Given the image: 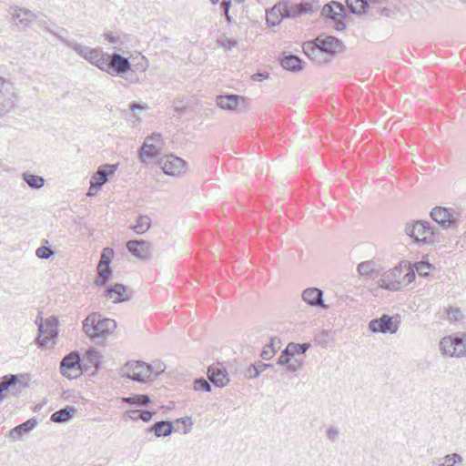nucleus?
Masks as SVG:
<instances>
[{
    "label": "nucleus",
    "mask_w": 466,
    "mask_h": 466,
    "mask_svg": "<svg viewBox=\"0 0 466 466\" xmlns=\"http://www.w3.org/2000/svg\"><path fill=\"white\" fill-rule=\"evenodd\" d=\"M155 412L150 410H139L138 419L142 420L145 422H148L151 420Z\"/></svg>",
    "instance_id": "obj_51"
},
{
    "label": "nucleus",
    "mask_w": 466,
    "mask_h": 466,
    "mask_svg": "<svg viewBox=\"0 0 466 466\" xmlns=\"http://www.w3.org/2000/svg\"><path fill=\"white\" fill-rule=\"evenodd\" d=\"M94 66L111 76H122L131 68L128 58L118 53L108 55L103 52L97 58V64Z\"/></svg>",
    "instance_id": "obj_4"
},
{
    "label": "nucleus",
    "mask_w": 466,
    "mask_h": 466,
    "mask_svg": "<svg viewBox=\"0 0 466 466\" xmlns=\"http://www.w3.org/2000/svg\"><path fill=\"white\" fill-rule=\"evenodd\" d=\"M56 36L65 44V41H71L70 39H66L63 37L62 35L56 34Z\"/></svg>",
    "instance_id": "obj_64"
},
{
    "label": "nucleus",
    "mask_w": 466,
    "mask_h": 466,
    "mask_svg": "<svg viewBox=\"0 0 466 466\" xmlns=\"http://www.w3.org/2000/svg\"><path fill=\"white\" fill-rule=\"evenodd\" d=\"M161 146V134L153 133L151 136L146 137L139 150L140 160L145 161V157L153 158L157 157L160 153Z\"/></svg>",
    "instance_id": "obj_14"
},
{
    "label": "nucleus",
    "mask_w": 466,
    "mask_h": 466,
    "mask_svg": "<svg viewBox=\"0 0 466 466\" xmlns=\"http://www.w3.org/2000/svg\"><path fill=\"white\" fill-rule=\"evenodd\" d=\"M194 389L195 390L208 392L211 390V386L207 380H205L204 378H199L195 380Z\"/></svg>",
    "instance_id": "obj_44"
},
{
    "label": "nucleus",
    "mask_w": 466,
    "mask_h": 466,
    "mask_svg": "<svg viewBox=\"0 0 466 466\" xmlns=\"http://www.w3.org/2000/svg\"><path fill=\"white\" fill-rule=\"evenodd\" d=\"M152 374L153 366L139 360L128 361L121 369L122 377L141 383L149 380Z\"/></svg>",
    "instance_id": "obj_6"
},
{
    "label": "nucleus",
    "mask_w": 466,
    "mask_h": 466,
    "mask_svg": "<svg viewBox=\"0 0 466 466\" xmlns=\"http://www.w3.org/2000/svg\"><path fill=\"white\" fill-rule=\"evenodd\" d=\"M16 18L19 23L27 25V23H30L35 18V15L28 10H21L20 13L16 15Z\"/></svg>",
    "instance_id": "obj_45"
},
{
    "label": "nucleus",
    "mask_w": 466,
    "mask_h": 466,
    "mask_svg": "<svg viewBox=\"0 0 466 466\" xmlns=\"http://www.w3.org/2000/svg\"><path fill=\"white\" fill-rule=\"evenodd\" d=\"M369 3H372V4H383L385 3L387 0H368Z\"/></svg>",
    "instance_id": "obj_61"
},
{
    "label": "nucleus",
    "mask_w": 466,
    "mask_h": 466,
    "mask_svg": "<svg viewBox=\"0 0 466 466\" xmlns=\"http://www.w3.org/2000/svg\"><path fill=\"white\" fill-rule=\"evenodd\" d=\"M217 45L220 47H223L227 50H231L238 45V41L235 39H230L226 36H222L217 39Z\"/></svg>",
    "instance_id": "obj_42"
},
{
    "label": "nucleus",
    "mask_w": 466,
    "mask_h": 466,
    "mask_svg": "<svg viewBox=\"0 0 466 466\" xmlns=\"http://www.w3.org/2000/svg\"><path fill=\"white\" fill-rule=\"evenodd\" d=\"M430 216L444 230L456 228L461 223V212L449 208L435 207Z\"/></svg>",
    "instance_id": "obj_7"
},
{
    "label": "nucleus",
    "mask_w": 466,
    "mask_h": 466,
    "mask_svg": "<svg viewBox=\"0 0 466 466\" xmlns=\"http://www.w3.org/2000/svg\"><path fill=\"white\" fill-rule=\"evenodd\" d=\"M273 368L272 364H265L262 361H257L251 364L247 370V376L249 379L258 378L265 370Z\"/></svg>",
    "instance_id": "obj_35"
},
{
    "label": "nucleus",
    "mask_w": 466,
    "mask_h": 466,
    "mask_svg": "<svg viewBox=\"0 0 466 466\" xmlns=\"http://www.w3.org/2000/svg\"><path fill=\"white\" fill-rule=\"evenodd\" d=\"M316 41L319 44L323 57H326V56H334L343 49L342 42L333 35H320L316 37Z\"/></svg>",
    "instance_id": "obj_15"
},
{
    "label": "nucleus",
    "mask_w": 466,
    "mask_h": 466,
    "mask_svg": "<svg viewBox=\"0 0 466 466\" xmlns=\"http://www.w3.org/2000/svg\"><path fill=\"white\" fill-rule=\"evenodd\" d=\"M405 232L414 242L420 245H435L441 243L443 238L442 234L436 231L431 223L426 220H414L407 223Z\"/></svg>",
    "instance_id": "obj_3"
},
{
    "label": "nucleus",
    "mask_w": 466,
    "mask_h": 466,
    "mask_svg": "<svg viewBox=\"0 0 466 466\" xmlns=\"http://www.w3.org/2000/svg\"><path fill=\"white\" fill-rule=\"evenodd\" d=\"M76 412V409L73 406H66L63 409H60L55 411L51 417L50 420L56 423H66L70 421Z\"/></svg>",
    "instance_id": "obj_29"
},
{
    "label": "nucleus",
    "mask_w": 466,
    "mask_h": 466,
    "mask_svg": "<svg viewBox=\"0 0 466 466\" xmlns=\"http://www.w3.org/2000/svg\"><path fill=\"white\" fill-rule=\"evenodd\" d=\"M440 350L451 357H466V332L446 336L440 341Z\"/></svg>",
    "instance_id": "obj_5"
},
{
    "label": "nucleus",
    "mask_w": 466,
    "mask_h": 466,
    "mask_svg": "<svg viewBox=\"0 0 466 466\" xmlns=\"http://www.w3.org/2000/svg\"><path fill=\"white\" fill-rule=\"evenodd\" d=\"M100 357L101 356L96 350H88L81 360L82 370H84L85 371H87L89 369L94 368L95 370L92 372L94 373L99 368Z\"/></svg>",
    "instance_id": "obj_26"
},
{
    "label": "nucleus",
    "mask_w": 466,
    "mask_h": 466,
    "mask_svg": "<svg viewBox=\"0 0 466 466\" xmlns=\"http://www.w3.org/2000/svg\"><path fill=\"white\" fill-rule=\"evenodd\" d=\"M292 358L293 357L290 353V350H288V346H287L286 349L284 350H282L280 356L279 357L277 364L286 365L291 360Z\"/></svg>",
    "instance_id": "obj_47"
},
{
    "label": "nucleus",
    "mask_w": 466,
    "mask_h": 466,
    "mask_svg": "<svg viewBox=\"0 0 466 466\" xmlns=\"http://www.w3.org/2000/svg\"><path fill=\"white\" fill-rule=\"evenodd\" d=\"M267 23L270 25H276L279 22H275V21H270V17H269V15L267 14Z\"/></svg>",
    "instance_id": "obj_60"
},
{
    "label": "nucleus",
    "mask_w": 466,
    "mask_h": 466,
    "mask_svg": "<svg viewBox=\"0 0 466 466\" xmlns=\"http://www.w3.org/2000/svg\"><path fill=\"white\" fill-rule=\"evenodd\" d=\"M463 319L462 311L460 308L450 307L447 309V319L452 323Z\"/></svg>",
    "instance_id": "obj_40"
},
{
    "label": "nucleus",
    "mask_w": 466,
    "mask_h": 466,
    "mask_svg": "<svg viewBox=\"0 0 466 466\" xmlns=\"http://www.w3.org/2000/svg\"><path fill=\"white\" fill-rule=\"evenodd\" d=\"M287 367L285 369V372H296L299 370L301 367V362L298 360H295L294 361H289L288 364H286Z\"/></svg>",
    "instance_id": "obj_50"
},
{
    "label": "nucleus",
    "mask_w": 466,
    "mask_h": 466,
    "mask_svg": "<svg viewBox=\"0 0 466 466\" xmlns=\"http://www.w3.org/2000/svg\"><path fill=\"white\" fill-rule=\"evenodd\" d=\"M344 17H338L336 20H333L335 22L334 28L337 31H342L346 28V24L343 21Z\"/></svg>",
    "instance_id": "obj_52"
},
{
    "label": "nucleus",
    "mask_w": 466,
    "mask_h": 466,
    "mask_svg": "<svg viewBox=\"0 0 466 466\" xmlns=\"http://www.w3.org/2000/svg\"><path fill=\"white\" fill-rule=\"evenodd\" d=\"M114 256V250L110 248H105L96 268L97 277L95 281L96 286H105L112 275L110 263Z\"/></svg>",
    "instance_id": "obj_11"
},
{
    "label": "nucleus",
    "mask_w": 466,
    "mask_h": 466,
    "mask_svg": "<svg viewBox=\"0 0 466 466\" xmlns=\"http://www.w3.org/2000/svg\"><path fill=\"white\" fill-rule=\"evenodd\" d=\"M400 323V315L390 316L383 314L378 319H373L369 322V329L373 333H397Z\"/></svg>",
    "instance_id": "obj_9"
},
{
    "label": "nucleus",
    "mask_w": 466,
    "mask_h": 466,
    "mask_svg": "<svg viewBox=\"0 0 466 466\" xmlns=\"http://www.w3.org/2000/svg\"><path fill=\"white\" fill-rule=\"evenodd\" d=\"M123 401L129 405L146 407L150 403V397L147 394H139L123 398Z\"/></svg>",
    "instance_id": "obj_36"
},
{
    "label": "nucleus",
    "mask_w": 466,
    "mask_h": 466,
    "mask_svg": "<svg viewBox=\"0 0 466 466\" xmlns=\"http://www.w3.org/2000/svg\"><path fill=\"white\" fill-rule=\"evenodd\" d=\"M37 420L35 418H31L26 421L15 426L9 431V436L14 441L20 440L25 434L29 433L33 431L37 425Z\"/></svg>",
    "instance_id": "obj_25"
},
{
    "label": "nucleus",
    "mask_w": 466,
    "mask_h": 466,
    "mask_svg": "<svg viewBox=\"0 0 466 466\" xmlns=\"http://www.w3.org/2000/svg\"><path fill=\"white\" fill-rule=\"evenodd\" d=\"M166 369V366L161 363V362H158L157 365H156V368L153 367V373H155L156 376L161 374L162 372H164Z\"/></svg>",
    "instance_id": "obj_54"
},
{
    "label": "nucleus",
    "mask_w": 466,
    "mask_h": 466,
    "mask_svg": "<svg viewBox=\"0 0 466 466\" xmlns=\"http://www.w3.org/2000/svg\"><path fill=\"white\" fill-rule=\"evenodd\" d=\"M268 73H256V74H254V75L252 76V79H253L254 81H258V82H260V81H262V80H264V79L268 78Z\"/></svg>",
    "instance_id": "obj_55"
},
{
    "label": "nucleus",
    "mask_w": 466,
    "mask_h": 466,
    "mask_svg": "<svg viewBox=\"0 0 466 466\" xmlns=\"http://www.w3.org/2000/svg\"><path fill=\"white\" fill-rule=\"evenodd\" d=\"M117 168V165L106 164L98 167L97 171L91 177V189L98 191L105 185L108 177L112 176Z\"/></svg>",
    "instance_id": "obj_17"
},
{
    "label": "nucleus",
    "mask_w": 466,
    "mask_h": 466,
    "mask_svg": "<svg viewBox=\"0 0 466 466\" xmlns=\"http://www.w3.org/2000/svg\"><path fill=\"white\" fill-rule=\"evenodd\" d=\"M16 103V90L7 79L0 76V116L12 109Z\"/></svg>",
    "instance_id": "obj_10"
},
{
    "label": "nucleus",
    "mask_w": 466,
    "mask_h": 466,
    "mask_svg": "<svg viewBox=\"0 0 466 466\" xmlns=\"http://www.w3.org/2000/svg\"><path fill=\"white\" fill-rule=\"evenodd\" d=\"M65 45L92 65L97 64V58L103 53L99 48H91L76 41H65Z\"/></svg>",
    "instance_id": "obj_16"
},
{
    "label": "nucleus",
    "mask_w": 466,
    "mask_h": 466,
    "mask_svg": "<svg viewBox=\"0 0 466 466\" xmlns=\"http://www.w3.org/2000/svg\"><path fill=\"white\" fill-rule=\"evenodd\" d=\"M415 269L417 273L421 277H427L430 274V270L431 268V264L429 261H420L415 265Z\"/></svg>",
    "instance_id": "obj_41"
},
{
    "label": "nucleus",
    "mask_w": 466,
    "mask_h": 466,
    "mask_svg": "<svg viewBox=\"0 0 466 466\" xmlns=\"http://www.w3.org/2000/svg\"><path fill=\"white\" fill-rule=\"evenodd\" d=\"M281 66L288 71L299 72L303 68V61L298 56L282 53L279 57Z\"/></svg>",
    "instance_id": "obj_23"
},
{
    "label": "nucleus",
    "mask_w": 466,
    "mask_h": 466,
    "mask_svg": "<svg viewBox=\"0 0 466 466\" xmlns=\"http://www.w3.org/2000/svg\"><path fill=\"white\" fill-rule=\"evenodd\" d=\"M329 338V331H326V330H323L321 331L319 336H318V341L319 343H324L326 341L327 339Z\"/></svg>",
    "instance_id": "obj_56"
},
{
    "label": "nucleus",
    "mask_w": 466,
    "mask_h": 466,
    "mask_svg": "<svg viewBox=\"0 0 466 466\" xmlns=\"http://www.w3.org/2000/svg\"><path fill=\"white\" fill-rule=\"evenodd\" d=\"M38 326V337L36 344L41 347H46L50 342H54L57 338V319L54 317L44 319L40 318V322L36 319Z\"/></svg>",
    "instance_id": "obj_8"
},
{
    "label": "nucleus",
    "mask_w": 466,
    "mask_h": 466,
    "mask_svg": "<svg viewBox=\"0 0 466 466\" xmlns=\"http://www.w3.org/2000/svg\"><path fill=\"white\" fill-rule=\"evenodd\" d=\"M19 375L8 374L0 378V394H6L7 390L18 382Z\"/></svg>",
    "instance_id": "obj_37"
},
{
    "label": "nucleus",
    "mask_w": 466,
    "mask_h": 466,
    "mask_svg": "<svg viewBox=\"0 0 466 466\" xmlns=\"http://www.w3.org/2000/svg\"><path fill=\"white\" fill-rule=\"evenodd\" d=\"M189 420V422L191 421V418L189 417H187V418H180V419H177V422H180V423H183V424H186V422Z\"/></svg>",
    "instance_id": "obj_59"
},
{
    "label": "nucleus",
    "mask_w": 466,
    "mask_h": 466,
    "mask_svg": "<svg viewBox=\"0 0 466 466\" xmlns=\"http://www.w3.org/2000/svg\"><path fill=\"white\" fill-rule=\"evenodd\" d=\"M97 191L96 189H91V187L88 189L87 196H94Z\"/></svg>",
    "instance_id": "obj_63"
},
{
    "label": "nucleus",
    "mask_w": 466,
    "mask_h": 466,
    "mask_svg": "<svg viewBox=\"0 0 466 466\" xmlns=\"http://www.w3.org/2000/svg\"><path fill=\"white\" fill-rule=\"evenodd\" d=\"M208 377L209 380L218 388H223L229 382L226 369L219 364L208 367Z\"/></svg>",
    "instance_id": "obj_20"
},
{
    "label": "nucleus",
    "mask_w": 466,
    "mask_h": 466,
    "mask_svg": "<svg viewBox=\"0 0 466 466\" xmlns=\"http://www.w3.org/2000/svg\"><path fill=\"white\" fill-rule=\"evenodd\" d=\"M415 271L406 263L394 267L381 274L378 285L390 291L400 290L415 279Z\"/></svg>",
    "instance_id": "obj_1"
},
{
    "label": "nucleus",
    "mask_w": 466,
    "mask_h": 466,
    "mask_svg": "<svg viewBox=\"0 0 466 466\" xmlns=\"http://www.w3.org/2000/svg\"><path fill=\"white\" fill-rule=\"evenodd\" d=\"M339 431L337 427L335 426H330L328 430H327V438L331 441V442H336L338 441L339 438Z\"/></svg>",
    "instance_id": "obj_49"
},
{
    "label": "nucleus",
    "mask_w": 466,
    "mask_h": 466,
    "mask_svg": "<svg viewBox=\"0 0 466 466\" xmlns=\"http://www.w3.org/2000/svg\"><path fill=\"white\" fill-rule=\"evenodd\" d=\"M312 7L308 3H302L300 5H291L289 8H286L283 16L295 17L301 14H307L312 12Z\"/></svg>",
    "instance_id": "obj_32"
},
{
    "label": "nucleus",
    "mask_w": 466,
    "mask_h": 466,
    "mask_svg": "<svg viewBox=\"0 0 466 466\" xmlns=\"http://www.w3.org/2000/svg\"><path fill=\"white\" fill-rule=\"evenodd\" d=\"M138 414H139V410H127L125 412V416L133 420H138Z\"/></svg>",
    "instance_id": "obj_53"
},
{
    "label": "nucleus",
    "mask_w": 466,
    "mask_h": 466,
    "mask_svg": "<svg viewBox=\"0 0 466 466\" xmlns=\"http://www.w3.org/2000/svg\"><path fill=\"white\" fill-rule=\"evenodd\" d=\"M23 179L28 185V187L34 189H39L45 184V179L42 177L27 172L23 174Z\"/></svg>",
    "instance_id": "obj_38"
},
{
    "label": "nucleus",
    "mask_w": 466,
    "mask_h": 466,
    "mask_svg": "<svg viewBox=\"0 0 466 466\" xmlns=\"http://www.w3.org/2000/svg\"><path fill=\"white\" fill-rule=\"evenodd\" d=\"M191 425H192V421L189 422L188 427H187V426L185 427V430H184L185 434L188 433L191 431Z\"/></svg>",
    "instance_id": "obj_62"
},
{
    "label": "nucleus",
    "mask_w": 466,
    "mask_h": 466,
    "mask_svg": "<svg viewBox=\"0 0 466 466\" xmlns=\"http://www.w3.org/2000/svg\"><path fill=\"white\" fill-rule=\"evenodd\" d=\"M106 39L112 44H116L117 42V38L114 36L111 33L106 35Z\"/></svg>",
    "instance_id": "obj_58"
},
{
    "label": "nucleus",
    "mask_w": 466,
    "mask_h": 466,
    "mask_svg": "<svg viewBox=\"0 0 466 466\" xmlns=\"http://www.w3.org/2000/svg\"><path fill=\"white\" fill-rule=\"evenodd\" d=\"M231 7V0H223L220 3V9L223 12V15H225L226 21L228 24H232L234 19L229 14V10Z\"/></svg>",
    "instance_id": "obj_43"
},
{
    "label": "nucleus",
    "mask_w": 466,
    "mask_h": 466,
    "mask_svg": "<svg viewBox=\"0 0 466 466\" xmlns=\"http://www.w3.org/2000/svg\"><path fill=\"white\" fill-rule=\"evenodd\" d=\"M116 329V322L97 312L90 313L83 321L82 329L92 340L106 339Z\"/></svg>",
    "instance_id": "obj_2"
},
{
    "label": "nucleus",
    "mask_w": 466,
    "mask_h": 466,
    "mask_svg": "<svg viewBox=\"0 0 466 466\" xmlns=\"http://www.w3.org/2000/svg\"><path fill=\"white\" fill-rule=\"evenodd\" d=\"M148 431L154 432L157 438H161L171 435L175 428L173 422L170 420H159L155 422Z\"/></svg>",
    "instance_id": "obj_27"
},
{
    "label": "nucleus",
    "mask_w": 466,
    "mask_h": 466,
    "mask_svg": "<svg viewBox=\"0 0 466 466\" xmlns=\"http://www.w3.org/2000/svg\"><path fill=\"white\" fill-rule=\"evenodd\" d=\"M158 164L167 176L180 177L187 172V162L174 155L166 156L159 160Z\"/></svg>",
    "instance_id": "obj_13"
},
{
    "label": "nucleus",
    "mask_w": 466,
    "mask_h": 466,
    "mask_svg": "<svg viewBox=\"0 0 466 466\" xmlns=\"http://www.w3.org/2000/svg\"><path fill=\"white\" fill-rule=\"evenodd\" d=\"M129 108H130V110H131V111H135V110H137V109L144 110V109H146V108H147V106H146V105H141V104H139V103H136V102H134V103H131V104L129 105Z\"/></svg>",
    "instance_id": "obj_57"
},
{
    "label": "nucleus",
    "mask_w": 466,
    "mask_h": 466,
    "mask_svg": "<svg viewBox=\"0 0 466 466\" xmlns=\"http://www.w3.org/2000/svg\"><path fill=\"white\" fill-rule=\"evenodd\" d=\"M35 254L39 258L48 259L55 252L49 247L42 246L36 249Z\"/></svg>",
    "instance_id": "obj_46"
},
{
    "label": "nucleus",
    "mask_w": 466,
    "mask_h": 466,
    "mask_svg": "<svg viewBox=\"0 0 466 466\" xmlns=\"http://www.w3.org/2000/svg\"><path fill=\"white\" fill-rule=\"evenodd\" d=\"M277 352L276 348H271V345H266L261 351V358L265 360H269Z\"/></svg>",
    "instance_id": "obj_48"
},
{
    "label": "nucleus",
    "mask_w": 466,
    "mask_h": 466,
    "mask_svg": "<svg viewBox=\"0 0 466 466\" xmlns=\"http://www.w3.org/2000/svg\"><path fill=\"white\" fill-rule=\"evenodd\" d=\"M105 296L114 303H120L130 299V296L127 293L126 287L121 283L108 286L106 289Z\"/></svg>",
    "instance_id": "obj_21"
},
{
    "label": "nucleus",
    "mask_w": 466,
    "mask_h": 466,
    "mask_svg": "<svg viewBox=\"0 0 466 466\" xmlns=\"http://www.w3.org/2000/svg\"><path fill=\"white\" fill-rule=\"evenodd\" d=\"M127 250L136 258L146 260L150 258L151 246L143 239H133L127 242Z\"/></svg>",
    "instance_id": "obj_19"
},
{
    "label": "nucleus",
    "mask_w": 466,
    "mask_h": 466,
    "mask_svg": "<svg viewBox=\"0 0 466 466\" xmlns=\"http://www.w3.org/2000/svg\"><path fill=\"white\" fill-rule=\"evenodd\" d=\"M151 227V219L147 215H140L136 220V224L130 228L135 230L137 234L142 235L146 233Z\"/></svg>",
    "instance_id": "obj_33"
},
{
    "label": "nucleus",
    "mask_w": 466,
    "mask_h": 466,
    "mask_svg": "<svg viewBox=\"0 0 466 466\" xmlns=\"http://www.w3.org/2000/svg\"><path fill=\"white\" fill-rule=\"evenodd\" d=\"M60 372L70 380L76 379L81 374V358L77 351H72L63 358L60 362Z\"/></svg>",
    "instance_id": "obj_12"
},
{
    "label": "nucleus",
    "mask_w": 466,
    "mask_h": 466,
    "mask_svg": "<svg viewBox=\"0 0 466 466\" xmlns=\"http://www.w3.org/2000/svg\"><path fill=\"white\" fill-rule=\"evenodd\" d=\"M302 300L310 307L328 309L329 306L323 299V291L318 288H308L302 291Z\"/></svg>",
    "instance_id": "obj_18"
},
{
    "label": "nucleus",
    "mask_w": 466,
    "mask_h": 466,
    "mask_svg": "<svg viewBox=\"0 0 466 466\" xmlns=\"http://www.w3.org/2000/svg\"><path fill=\"white\" fill-rule=\"evenodd\" d=\"M240 98L241 96L238 95H225L218 96L216 101L217 105L220 108L226 110H233L238 106Z\"/></svg>",
    "instance_id": "obj_30"
},
{
    "label": "nucleus",
    "mask_w": 466,
    "mask_h": 466,
    "mask_svg": "<svg viewBox=\"0 0 466 466\" xmlns=\"http://www.w3.org/2000/svg\"><path fill=\"white\" fill-rule=\"evenodd\" d=\"M348 9L351 14L361 15L369 9L368 0H345Z\"/></svg>",
    "instance_id": "obj_31"
},
{
    "label": "nucleus",
    "mask_w": 466,
    "mask_h": 466,
    "mask_svg": "<svg viewBox=\"0 0 466 466\" xmlns=\"http://www.w3.org/2000/svg\"><path fill=\"white\" fill-rule=\"evenodd\" d=\"M321 15L327 18L336 20L338 17H345L346 11L341 3L332 1L323 6Z\"/></svg>",
    "instance_id": "obj_24"
},
{
    "label": "nucleus",
    "mask_w": 466,
    "mask_h": 466,
    "mask_svg": "<svg viewBox=\"0 0 466 466\" xmlns=\"http://www.w3.org/2000/svg\"><path fill=\"white\" fill-rule=\"evenodd\" d=\"M463 458L459 453L447 454L441 458H435L431 461V466H461Z\"/></svg>",
    "instance_id": "obj_28"
},
{
    "label": "nucleus",
    "mask_w": 466,
    "mask_h": 466,
    "mask_svg": "<svg viewBox=\"0 0 466 466\" xmlns=\"http://www.w3.org/2000/svg\"><path fill=\"white\" fill-rule=\"evenodd\" d=\"M378 268V264L374 260H367L360 263L357 267L358 273L365 278H371L372 273Z\"/></svg>",
    "instance_id": "obj_34"
},
{
    "label": "nucleus",
    "mask_w": 466,
    "mask_h": 466,
    "mask_svg": "<svg viewBox=\"0 0 466 466\" xmlns=\"http://www.w3.org/2000/svg\"><path fill=\"white\" fill-rule=\"evenodd\" d=\"M310 348L309 343H294L290 342L288 344V350H290L292 357L299 354H305Z\"/></svg>",
    "instance_id": "obj_39"
},
{
    "label": "nucleus",
    "mask_w": 466,
    "mask_h": 466,
    "mask_svg": "<svg viewBox=\"0 0 466 466\" xmlns=\"http://www.w3.org/2000/svg\"><path fill=\"white\" fill-rule=\"evenodd\" d=\"M302 49L304 54L309 59L319 64L329 61L327 57H323L319 44L316 41V38L311 41L305 42L302 46Z\"/></svg>",
    "instance_id": "obj_22"
}]
</instances>
